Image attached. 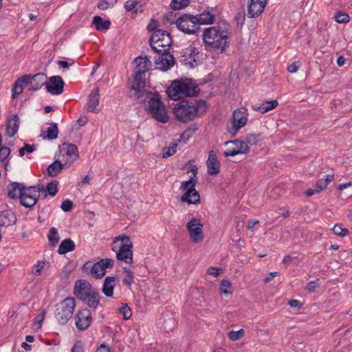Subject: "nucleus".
Wrapping results in <instances>:
<instances>
[{
	"mask_svg": "<svg viewBox=\"0 0 352 352\" xmlns=\"http://www.w3.org/2000/svg\"><path fill=\"white\" fill-rule=\"evenodd\" d=\"M31 78H32V76H30V75H24L22 77L19 78L17 79V81H19V82L21 83V85L22 86L28 85L29 84L31 85V81H32Z\"/></svg>",
	"mask_w": 352,
	"mask_h": 352,
	"instance_id": "58",
	"label": "nucleus"
},
{
	"mask_svg": "<svg viewBox=\"0 0 352 352\" xmlns=\"http://www.w3.org/2000/svg\"><path fill=\"white\" fill-rule=\"evenodd\" d=\"M206 109L207 104L204 100H182L175 104L173 112L179 122L187 123L199 117Z\"/></svg>",
	"mask_w": 352,
	"mask_h": 352,
	"instance_id": "2",
	"label": "nucleus"
},
{
	"mask_svg": "<svg viewBox=\"0 0 352 352\" xmlns=\"http://www.w3.org/2000/svg\"><path fill=\"white\" fill-rule=\"evenodd\" d=\"M332 230L335 234L340 236H344L349 233V230L346 228H342L338 224L335 225Z\"/></svg>",
	"mask_w": 352,
	"mask_h": 352,
	"instance_id": "52",
	"label": "nucleus"
},
{
	"mask_svg": "<svg viewBox=\"0 0 352 352\" xmlns=\"http://www.w3.org/2000/svg\"><path fill=\"white\" fill-rule=\"evenodd\" d=\"M266 3L267 0H250L248 5V16L253 18L261 14L264 10Z\"/></svg>",
	"mask_w": 352,
	"mask_h": 352,
	"instance_id": "21",
	"label": "nucleus"
},
{
	"mask_svg": "<svg viewBox=\"0 0 352 352\" xmlns=\"http://www.w3.org/2000/svg\"><path fill=\"white\" fill-rule=\"evenodd\" d=\"M45 263L43 261H38L35 265L32 267V274L34 275H40L41 271L44 269Z\"/></svg>",
	"mask_w": 352,
	"mask_h": 352,
	"instance_id": "51",
	"label": "nucleus"
},
{
	"mask_svg": "<svg viewBox=\"0 0 352 352\" xmlns=\"http://www.w3.org/2000/svg\"><path fill=\"white\" fill-rule=\"evenodd\" d=\"M76 307V300L73 297H67L56 305L54 316L60 324H65L72 318Z\"/></svg>",
	"mask_w": 352,
	"mask_h": 352,
	"instance_id": "6",
	"label": "nucleus"
},
{
	"mask_svg": "<svg viewBox=\"0 0 352 352\" xmlns=\"http://www.w3.org/2000/svg\"><path fill=\"white\" fill-rule=\"evenodd\" d=\"M258 140V135H256L255 134H248L245 138V141H244V142H247L248 146V144L253 146V145L256 144Z\"/></svg>",
	"mask_w": 352,
	"mask_h": 352,
	"instance_id": "55",
	"label": "nucleus"
},
{
	"mask_svg": "<svg viewBox=\"0 0 352 352\" xmlns=\"http://www.w3.org/2000/svg\"><path fill=\"white\" fill-rule=\"evenodd\" d=\"M23 90V86L21 85L19 81L17 80L14 82L13 87H12V98H16L17 96L22 93Z\"/></svg>",
	"mask_w": 352,
	"mask_h": 352,
	"instance_id": "53",
	"label": "nucleus"
},
{
	"mask_svg": "<svg viewBox=\"0 0 352 352\" xmlns=\"http://www.w3.org/2000/svg\"><path fill=\"white\" fill-rule=\"evenodd\" d=\"M232 285L228 280L223 279L221 281L220 284V292L224 294H228L231 293L229 289H231Z\"/></svg>",
	"mask_w": 352,
	"mask_h": 352,
	"instance_id": "49",
	"label": "nucleus"
},
{
	"mask_svg": "<svg viewBox=\"0 0 352 352\" xmlns=\"http://www.w3.org/2000/svg\"><path fill=\"white\" fill-rule=\"evenodd\" d=\"M300 66L301 63L300 61H295L287 66V71L290 73L296 72Z\"/></svg>",
	"mask_w": 352,
	"mask_h": 352,
	"instance_id": "60",
	"label": "nucleus"
},
{
	"mask_svg": "<svg viewBox=\"0 0 352 352\" xmlns=\"http://www.w3.org/2000/svg\"><path fill=\"white\" fill-rule=\"evenodd\" d=\"M208 173L210 175H217L220 171V163L217 160L215 152L212 150L208 153L207 160Z\"/></svg>",
	"mask_w": 352,
	"mask_h": 352,
	"instance_id": "22",
	"label": "nucleus"
},
{
	"mask_svg": "<svg viewBox=\"0 0 352 352\" xmlns=\"http://www.w3.org/2000/svg\"><path fill=\"white\" fill-rule=\"evenodd\" d=\"M248 122L247 109L245 107H239L232 113V126L234 132L243 127Z\"/></svg>",
	"mask_w": 352,
	"mask_h": 352,
	"instance_id": "16",
	"label": "nucleus"
},
{
	"mask_svg": "<svg viewBox=\"0 0 352 352\" xmlns=\"http://www.w3.org/2000/svg\"><path fill=\"white\" fill-rule=\"evenodd\" d=\"M47 135L45 138L49 140H55L58 137V129L56 123L52 122L46 131Z\"/></svg>",
	"mask_w": 352,
	"mask_h": 352,
	"instance_id": "42",
	"label": "nucleus"
},
{
	"mask_svg": "<svg viewBox=\"0 0 352 352\" xmlns=\"http://www.w3.org/2000/svg\"><path fill=\"white\" fill-rule=\"evenodd\" d=\"M25 188V186L22 184L17 182L11 183L8 186V196L13 199L17 198L20 199Z\"/></svg>",
	"mask_w": 352,
	"mask_h": 352,
	"instance_id": "30",
	"label": "nucleus"
},
{
	"mask_svg": "<svg viewBox=\"0 0 352 352\" xmlns=\"http://www.w3.org/2000/svg\"><path fill=\"white\" fill-rule=\"evenodd\" d=\"M197 87L188 80H175L167 89L169 98L178 100L183 98L192 96L197 93Z\"/></svg>",
	"mask_w": 352,
	"mask_h": 352,
	"instance_id": "4",
	"label": "nucleus"
},
{
	"mask_svg": "<svg viewBox=\"0 0 352 352\" xmlns=\"http://www.w3.org/2000/svg\"><path fill=\"white\" fill-rule=\"evenodd\" d=\"M181 201L188 204H197L199 203V194L195 189H188L182 196Z\"/></svg>",
	"mask_w": 352,
	"mask_h": 352,
	"instance_id": "32",
	"label": "nucleus"
},
{
	"mask_svg": "<svg viewBox=\"0 0 352 352\" xmlns=\"http://www.w3.org/2000/svg\"><path fill=\"white\" fill-rule=\"evenodd\" d=\"M47 239L50 243L53 246H55L58 243L60 237L56 228H50L47 234Z\"/></svg>",
	"mask_w": 352,
	"mask_h": 352,
	"instance_id": "41",
	"label": "nucleus"
},
{
	"mask_svg": "<svg viewBox=\"0 0 352 352\" xmlns=\"http://www.w3.org/2000/svg\"><path fill=\"white\" fill-rule=\"evenodd\" d=\"M148 101L146 110L158 122L166 123L168 120V116L165 105L162 102L160 96L157 93L146 94V98L143 99Z\"/></svg>",
	"mask_w": 352,
	"mask_h": 352,
	"instance_id": "5",
	"label": "nucleus"
},
{
	"mask_svg": "<svg viewBox=\"0 0 352 352\" xmlns=\"http://www.w3.org/2000/svg\"><path fill=\"white\" fill-rule=\"evenodd\" d=\"M41 191L45 190L36 186L25 187L20 198L21 204L25 208L33 207L40 197Z\"/></svg>",
	"mask_w": 352,
	"mask_h": 352,
	"instance_id": "10",
	"label": "nucleus"
},
{
	"mask_svg": "<svg viewBox=\"0 0 352 352\" xmlns=\"http://www.w3.org/2000/svg\"><path fill=\"white\" fill-rule=\"evenodd\" d=\"M98 103L99 93L98 89H96L89 94L85 108L90 112L98 113L99 111V109L97 108Z\"/></svg>",
	"mask_w": 352,
	"mask_h": 352,
	"instance_id": "25",
	"label": "nucleus"
},
{
	"mask_svg": "<svg viewBox=\"0 0 352 352\" xmlns=\"http://www.w3.org/2000/svg\"><path fill=\"white\" fill-rule=\"evenodd\" d=\"M122 283L128 288H131V285L134 283V274L128 269L126 267H122Z\"/></svg>",
	"mask_w": 352,
	"mask_h": 352,
	"instance_id": "39",
	"label": "nucleus"
},
{
	"mask_svg": "<svg viewBox=\"0 0 352 352\" xmlns=\"http://www.w3.org/2000/svg\"><path fill=\"white\" fill-rule=\"evenodd\" d=\"M119 311L125 320L129 319L132 316L131 310L127 305L120 307L119 308Z\"/></svg>",
	"mask_w": 352,
	"mask_h": 352,
	"instance_id": "54",
	"label": "nucleus"
},
{
	"mask_svg": "<svg viewBox=\"0 0 352 352\" xmlns=\"http://www.w3.org/2000/svg\"><path fill=\"white\" fill-rule=\"evenodd\" d=\"M20 124L19 117L16 114H13L12 117L8 120L6 126V135L9 138H12L17 133Z\"/></svg>",
	"mask_w": 352,
	"mask_h": 352,
	"instance_id": "26",
	"label": "nucleus"
},
{
	"mask_svg": "<svg viewBox=\"0 0 352 352\" xmlns=\"http://www.w3.org/2000/svg\"><path fill=\"white\" fill-rule=\"evenodd\" d=\"M149 43L151 47L155 53L164 52L169 51L172 44V39L167 31L157 29L152 33Z\"/></svg>",
	"mask_w": 352,
	"mask_h": 352,
	"instance_id": "7",
	"label": "nucleus"
},
{
	"mask_svg": "<svg viewBox=\"0 0 352 352\" xmlns=\"http://www.w3.org/2000/svg\"><path fill=\"white\" fill-rule=\"evenodd\" d=\"M82 270L85 273H90L96 278H101L105 274L104 268L102 267L100 261L94 264L91 261H87L83 265Z\"/></svg>",
	"mask_w": 352,
	"mask_h": 352,
	"instance_id": "19",
	"label": "nucleus"
},
{
	"mask_svg": "<svg viewBox=\"0 0 352 352\" xmlns=\"http://www.w3.org/2000/svg\"><path fill=\"white\" fill-rule=\"evenodd\" d=\"M2 142V136L0 133V162L2 164L4 169L6 170H8V166L9 164L8 157L10 155L11 150L9 147L3 146L1 144Z\"/></svg>",
	"mask_w": 352,
	"mask_h": 352,
	"instance_id": "35",
	"label": "nucleus"
},
{
	"mask_svg": "<svg viewBox=\"0 0 352 352\" xmlns=\"http://www.w3.org/2000/svg\"><path fill=\"white\" fill-rule=\"evenodd\" d=\"M142 0H128L124 3V8L127 12H133L135 13L142 12Z\"/></svg>",
	"mask_w": 352,
	"mask_h": 352,
	"instance_id": "37",
	"label": "nucleus"
},
{
	"mask_svg": "<svg viewBox=\"0 0 352 352\" xmlns=\"http://www.w3.org/2000/svg\"><path fill=\"white\" fill-rule=\"evenodd\" d=\"M278 105V102L276 100H272L268 101H265L262 104H256L252 105V109L254 111H258L261 113H265L269 111L274 109Z\"/></svg>",
	"mask_w": 352,
	"mask_h": 352,
	"instance_id": "33",
	"label": "nucleus"
},
{
	"mask_svg": "<svg viewBox=\"0 0 352 352\" xmlns=\"http://www.w3.org/2000/svg\"><path fill=\"white\" fill-rule=\"evenodd\" d=\"M31 87L29 88L30 91H37L40 89L43 85L46 86L47 76L44 73H38L32 76Z\"/></svg>",
	"mask_w": 352,
	"mask_h": 352,
	"instance_id": "27",
	"label": "nucleus"
},
{
	"mask_svg": "<svg viewBox=\"0 0 352 352\" xmlns=\"http://www.w3.org/2000/svg\"><path fill=\"white\" fill-rule=\"evenodd\" d=\"M197 21L196 25H209L212 24L214 21L215 16L210 12H204L195 16Z\"/></svg>",
	"mask_w": 352,
	"mask_h": 352,
	"instance_id": "36",
	"label": "nucleus"
},
{
	"mask_svg": "<svg viewBox=\"0 0 352 352\" xmlns=\"http://www.w3.org/2000/svg\"><path fill=\"white\" fill-rule=\"evenodd\" d=\"M43 190H45L43 191V192H47L50 195L54 197L58 192L57 184L56 182H50L47 184L46 189L43 188Z\"/></svg>",
	"mask_w": 352,
	"mask_h": 352,
	"instance_id": "50",
	"label": "nucleus"
},
{
	"mask_svg": "<svg viewBox=\"0 0 352 352\" xmlns=\"http://www.w3.org/2000/svg\"><path fill=\"white\" fill-rule=\"evenodd\" d=\"M72 207H73V203L71 200L67 199L65 200H64L62 204H61V209L64 211V212H69L72 210Z\"/></svg>",
	"mask_w": 352,
	"mask_h": 352,
	"instance_id": "56",
	"label": "nucleus"
},
{
	"mask_svg": "<svg viewBox=\"0 0 352 352\" xmlns=\"http://www.w3.org/2000/svg\"><path fill=\"white\" fill-rule=\"evenodd\" d=\"M177 144L173 143L171 146L164 148L162 157H168L169 156L174 155L177 151Z\"/></svg>",
	"mask_w": 352,
	"mask_h": 352,
	"instance_id": "47",
	"label": "nucleus"
},
{
	"mask_svg": "<svg viewBox=\"0 0 352 352\" xmlns=\"http://www.w3.org/2000/svg\"><path fill=\"white\" fill-rule=\"evenodd\" d=\"M75 248L76 245L74 242L71 239H66L60 243L58 249V253L59 254H65L74 250Z\"/></svg>",
	"mask_w": 352,
	"mask_h": 352,
	"instance_id": "38",
	"label": "nucleus"
},
{
	"mask_svg": "<svg viewBox=\"0 0 352 352\" xmlns=\"http://www.w3.org/2000/svg\"><path fill=\"white\" fill-rule=\"evenodd\" d=\"M319 280L310 281L306 286L305 289L309 292H312L319 287Z\"/></svg>",
	"mask_w": 352,
	"mask_h": 352,
	"instance_id": "59",
	"label": "nucleus"
},
{
	"mask_svg": "<svg viewBox=\"0 0 352 352\" xmlns=\"http://www.w3.org/2000/svg\"><path fill=\"white\" fill-rule=\"evenodd\" d=\"M100 294L96 290H95L90 294L87 295V297H84L80 300L83 302L90 309H93L94 310H95L100 305Z\"/></svg>",
	"mask_w": 352,
	"mask_h": 352,
	"instance_id": "31",
	"label": "nucleus"
},
{
	"mask_svg": "<svg viewBox=\"0 0 352 352\" xmlns=\"http://www.w3.org/2000/svg\"><path fill=\"white\" fill-rule=\"evenodd\" d=\"M190 0H172L170 6L174 10H180L189 4Z\"/></svg>",
	"mask_w": 352,
	"mask_h": 352,
	"instance_id": "44",
	"label": "nucleus"
},
{
	"mask_svg": "<svg viewBox=\"0 0 352 352\" xmlns=\"http://www.w3.org/2000/svg\"><path fill=\"white\" fill-rule=\"evenodd\" d=\"M55 157H58L64 162L66 168H69L78 157V148L73 144L63 143L59 146L58 153L55 155Z\"/></svg>",
	"mask_w": 352,
	"mask_h": 352,
	"instance_id": "8",
	"label": "nucleus"
},
{
	"mask_svg": "<svg viewBox=\"0 0 352 352\" xmlns=\"http://www.w3.org/2000/svg\"><path fill=\"white\" fill-rule=\"evenodd\" d=\"M226 146L231 145L223 153L225 157H233L239 154H247L250 151V147L247 142L239 140L227 141Z\"/></svg>",
	"mask_w": 352,
	"mask_h": 352,
	"instance_id": "12",
	"label": "nucleus"
},
{
	"mask_svg": "<svg viewBox=\"0 0 352 352\" xmlns=\"http://www.w3.org/2000/svg\"><path fill=\"white\" fill-rule=\"evenodd\" d=\"M16 221L15 214L10 210H6L0 212V226H9L14 225Z\"/></svg>",
	"mask_w": 352,
	"mask_h": 352,
	"instance_id": "29",
	"label": "nucleus"
},
{
	"mask_svg": "<svg viewBox=\"0 0 352 352\" xmlns=\"http://www.w3.org/2000/svg\"><path fill=\"white\" fill-rule=\"evenodd\" d=\"M145 79L144 76L134 74V80L131 87V91L135 99L146 98V94L151 93L146 91L145 89Z\"/></svg>",
	"mask_w": 352,
	"mask_h": 352,
	"instance_id": "15",
	"label": "nucleus"
},
{
	"mask_svg": "<svg viewBox=\"0 0 352 352\" xmlns=\"http://www.w3.org/2000/svg\"><path fill=\"white\" fill-rule=\"evenodd\" d=\"M64 85V81L60 76H51L46 84V89L53 95H59L63 92Z\"/></svg>",
	"mask_w": 352,
	"mask_h": 352,
	"instance_id": "18",
	"label": "nucleus"
},
{
	"mask_svg": "<svg viewBox=\"0 0 352 352\" xmlns=\"http://www.w3.org/2000/svg\"><path fill=\"white\" fill-rule=\"evenodd\" d=\"M157 54L158 57L155 58V64L157 69L166 72L175 65V58L168 51L157 52Z\"/></svg>",
	"mask_w": 352,
	"mask_h": 352,
	"instance_id": "14",
	"label": "nucleus"
},
{
	"mask_svg": "<svg viewBox=\"0 0 352 352\" xmlns=\"http://www.w3.org/2000/svg\"><path fill=\"white\" fill-rule=\"evenodd\" d=\"M56 160L50 164L46 170L47 174L51 177H56L61 170L66 168L64 162H61L58 157H56Z\"/></svg>",
	"mask_w": 352,
	"mask_h": 352,
	"instance_id": "34",
	"label": "nucleus"
},
{
	"mask_svg": "<svg viewBox=\"0 0 352 352\" xmlns=\"http://www.w3.org/2000/svg\"><path fill=\"white\" fill-rule=\"evenodd\" d=\"M231 27L226 21L204 29L203 43L207 50L224 53L230 46Z\"/></svg>",
	"mask_w": 352,
	"mask_h": 352,
	"instance_id": "1",
	"label": "nucleus"
},
{
	"mask_svg": "<svg viewBox=\"0 0 352 352\" xmlns=\"http://www.w3.org/2000/svg\"><path fill=\"white\" fill-rule=\"evenodd\" d=\"M136 65L135 74L144 76L145 73L148 71L151 62L147 57L139 56L134 60Z\"/></svg>",
	"mask_w": 352,
	"mask_h": 352,
	"instance_id": "24",
	"label": "nucleus"
},
{
	"mask_svg": "<svg viewBox=\"0 0 352 352\" xmlns=\"http://www.w3.org/2000/svg\"><path fill=\"white\" fill-rule=\"evenodd\" d=\"M333 179V175H325L324 178L319 179L316 183L315 189L309 188L306 191V195L310 197L316 194L326 188L328 184Z\"/></svg>",
	"mask_w": 352,
	"mask_h": 352,
	"instance_id": "23",
	"label": "nucleus"
},
{
	"mask_svg": "<svg viewBox=\"0 0 352 352\" xmlns=\"http://www.w3.org/2000/svg\"><path fill=\"white\" fill-rule=\"evenodd\" d=\"M96 352H111L110 348L105 344H101L96 350Z\"/></svg>",
	"mask_w": 352,
	"mask_h": 352,
	"instance_id": "64",
	"label": "nucleus"
},
{
	"mask_svg": "<svg viewBox=\"0 0 352 352\" xmlns=\"http://www.w3.org/2000/svg\"><path fill=\"white\" fill-rule=\"evenodd\" d=\"M117 282L116 276H107L103 283L102 291L107 297H112L113 295V289Z\"/></svg>",
	"mask_w": 352,
	"mask_h": 352,
	"instance_id": "28",
	"label": "nucleus"
},
{
	"mask_svg": "<svg viewBox=\"0 0 352 352\" xmlns=\"http://www.w3.org/2000/svg\"><path fill=\"white\" fill-rule=\"evenodd\" d=\"M118 2V0H100L98 3V8L100 10H105L109 8L113 7Z\"/></svg>",
	"mask_w": 352,
	"mask_h": 352,
	"instance_id": "43",
	"label": "nucleus"
},
{
	"mask_svg": "<svg viewBox=\"0 0 352 352\" xmlns=\"http://www.w3.org/2000/svg\"><path fill=\"white\" fill-rule=\"evenodd\" d=\"M132 248L133 243L129 236L122 235L116 236L113 239L111 249L116 253L118 261L132 264L133 262Z\"/></svg>",
	"mask_w": 352,
	"mask_h": 352,
	"instance_id": "3",
	"label": "nucleus"
},
{
	"mask_svg": "<svg viewBox=\"0 0 352 352\" xmlns=\"http://www.w3.org/2000/svg\"><path fill=\"white\" fill-rule=\"evenodd\" d=\"M244 330L241 329L238 331H230L228 333V337L232 341H236L241 338L244 336Z\"/></svg>",
	"mask_w": 352,
	"mask_h": 352,
	"instance_id": "46",
	"label": "nucleus"
},
{
	"mask_svg": "<svg viewBox=\"0 0 352 352\" xmlns=\"http://www.w3.org/2000/svg\"><path fill=\"white\" fill-rule=\"evenodd\" d=\"M93 24L98 31L107 30L111 25L109 21L103 20L100 16H95L93 19Z\"/></svg>",
	"mask_w": 352,
	"mask_h": 352,
	"instance_id": "40",
	"label": "nucleus"
},
{
	"mask_svg": "<svg viewBox=\"0 0 352 352\" xmlns=\"http://www.w3.org/2000/svg\"><path fill=\"white\" fill-rule=\"evenodd\" d=\"M96 289L86 280H78L75 283L74 294L79 300L87 297V295L94 292Z\"/></svg>",
	"mask_w": 352,
	"mask_h": 352,
	"instance_id": "17",
	"label": "nucleus"
},
{
	"mask_svg": "<svg viewBox=\"0 0 352 352\" xmlns=\"http://www.w3.org/2000/svg\"><path fill=\"white\" fill-rule=\"evenodd\" d=\"M196 21L195 15L184 14L177 19L175 23L180 31L185 34H193L199 29L196 25Z\"/></svg>",
	"mask_w": 352,
	"mask_h": 352,
	"instance_id": "9",
	"label": "nucleus"
},
{
	"mask_svg": "<svg viewBox=\"0 0 352 352\" xmlns=\"http://www.w3.org/2000/svg\"><path fill=\"white\" fill-rule=\"evenodd\" d=\"M334 18H335V20L336 21V22H338L339 23H348L350 19V17L347 14L341 12H336Z\"/></svg>",
	"mask_w": 352,
	"mask_h": 352,
	"instance_id": "48",
	"label": "nucleus"
},
{
	"mask_svg": "<svg viewBox=\"0 0 352 352\" xmlns=\"http://www.w3.org/2000/svg\"><path fill=\"white\" fill-rule=\"evenodd\" d=\"M197 182V179L190 177V179L188 181L182 182L180 188L184 190H188V189H195V186L196 185Z\"/></svg>",
	"mask_w": 352,
	"mask_h": 352,
	"instance_id": "45",
	"label": "nucleus"
},
{
	"mask_svg": "<svg viewBox=\"0 0 352 352\" xmlns=\"http://www.w3.org/2000/svg\"><path fill=\"white\" fill-rule=\"evenodd\" d=\"M71 352H84V346L82 342L77 341L72 348Z\"/></svg>",
	"mask_w": 352,
	"mask_h": 352,
	"instance_id": "62",
	"label": "nucleus"
},
{
	"mask_svg": "<svg viewBox=\"0 0 352 352\" xmlns=\"http://www.w3.org/2000/svg\"><path fill=\"white\" fill-rule=\"evenodd\" d=\"M186 228L192 243H199L204 241L203 224L199 219L192 218L186 223Z\"/></svg>",
	"mask_w": 352,
	"mask_h": 352,
	"instance_id": "11",
	"label": "nucleus"
},
{
	"mask_svg": "<svg viewBox=\"0 0 352 352\" xmlns=\"http://www.w3.org/2000/svg\"><path fill=\"white\" fill-rule=\"evenodd\" d=\"M287 304L292 308L300 309L302 307V302L298 300H290Z\"/></svg>",
	"mask_w": 352,
	"mask_h": 352,
	"instance_id": "63",
	"label": "nucleus"
},
{
	"mask_svg": "<svg viewBox=\"0 0 352 352\" xmlns=\"http://www.w3.org/2000/svg\"><path fill=\"white\" fill-rule=\"evenodd\" d=\"M183 56L184 57V60L186 62V64H189L194 67L200 61L202 53L199 52L196 47L190 46L184 50Z\"/></svg>",
	"mask_w": 352,
	"mask_h": 352,
	"instance_id": "20",
	"label": "nucleus"
},
{
	"mask_svg": "<svg viewBox=\"0 0 352 352\" xmlns=\"http://www.w3.org/2000/svg\"><path fill=\"white\" fill-rule=\"evenodd\" d=\"M102 267L104 268L106 271L107 268H111L114 265V260L111 258H104L100 261Z\"/></svg>",
	"mask_w": 352,
	"mask_h": 352,
	"instance_id": "57",
	"label": "nucleus"
},
{
	"mask_svg": "<svg viewBox=\"0 0 352 352\" xmlns=\"http://www.w3.org/2000/svg\"><path fill=\"white\" fill-rule=\"evenodd\" d=\"M221 270H222L220 267H210L207 270V273L209 275H211L214 277H217V276H219Z\"/></svg>",
	"mask_w": 352,
	"mask_h": 352,
	"instance_id": "61",
	"label": "nucleus"
},
{
	"mask_svg": "<svg viewBox=\"0 0 352 352\" xmlns=\"http://www.w3.org/2000/svg\"><path fill=\"white\" fill-rule=\"evenodd\" d=\"M92 314L87 308L79 310L75 316V324L78 330L87 329L92 323Z\"/></svg>",
	"mask_w": 352,
	"mask_h": 352,
	"instance_id": "13",
	"label": "nucleus"
}]
</instances>
